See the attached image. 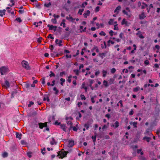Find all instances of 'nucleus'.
<instances>
[{"instance_id": "nucleus-21", "label": "nucleus", "mask_w": 160, "mask_h": 160, "mask_svg": "<svg viewBox=\"0 0 160 160\" xmlns=\"http://www.w3.org/2000/svg\"><path fill=\"white\" fill-rule=\"evenodd\" d=\"M65 20L64 19H63L62 20V22L60 24L61 26H62V24H63V28H65L66 27V24L65 23Z\"/></svg>"}, {"instance_id": "nucleus-35", "label": "nucleus", "mask_w": 160, "mask_h": 160, "mask_svg": "<svg viewBox=\"0 0 160 160\" xmlns=\"http://www.w3.org/2000/svg\"><path fill=\"white\" fill-rule=\"evenodd\" d=\"M52 22L53 23L56 24L57 22V20L56 18H52L51 19Z\"/></svg>"}, {"instance_id": "nucleus-14", "label": "nucleus", "mask_w": 160, "mask_h": 160, "mask_svg": "<svg viewBox=\"0 0 160 160\" xmlns=\"http://www.w3.org/2000/svg\"><path fill=\"white\" fill-rule=\"evenodd\" d=\"M137 35H138L140 38H143L144 37L142 35L141 32L139 31L136 34Z\"/></svg>"}, {"instance_id": "nucleus-5", "label": "nucleus", "mask_w": 160, "mask_h": 160, "mask_svg": "<svg viewBox=\"0 0 160 160\" xmlns=\"http://www.w3.org/2000/svg\"><path fill=\"white\" fill-rule=\"evenodd\" d=\"M67 153L65 151H60L58 153V156L60 158H63L65 157L67 154Z\"/></svg>"}, {"instance_id": "nucleus-17", "label": "nucleus", "mask_w": 160, "mask_h": 160, "mask_svg": "<svg viewBox=\"0 0 160 160\" xmlns=\"http://www.w3.org/2000/svg\"><path fill=\"white\" fill-rule=\"evenodd\" d=\"M48 27L49 28L50 30L55 29V30L57 28L56 26H54L52 25H48Z\"/></svg>"}, {"instance_id": "nucleus-13", "label": "nucleus", "mask_w": 160, "mask_h": 160, "mask_svg": "<svg viewBox=\"0 0 160 160\" xmlns=\"http://www.w3.org/2000/svg\"><path fill=\"white\" fill-rule=\"evenodd\" d=\"M60 128L61 129H62L63 130V131H66V130H67V127L65 124H61L60 125Z\"/></svg>"}, {"instance_id": "nucleus-58", "label": "nucleus", "mask_w": 160, "mask_h": 160, "mask_svg": "<svg viewBox=\"0 0 160 160\" xmlns=\"http://www.w3.org/2000/svg\"><path fill=\"white\" fill-rule=\"evenodd\" d=\"M84 127L86 128L87 129H88L89 128V125L88 124H86L84 125Z\"/></svg>"}, {"instance_id": "nucleus-38", "label": "nucleus", "mask_w": 160, "mask_h": 160, "mask_svg": "<svg viewBox=\"0 0 160 160\" xmlns=\"http://www.w3.org/2000/svg\"><path fill=\"white\" fill-rule=\"evenodd\" d=\"M142 149H138L137 150V152L138 153H140L141 155H142L143 154V152L142 151Z\"/></svg>"}, {"instance_id": "nucleus-62", "label": "nucleus", "mask_w": 160, "mask_h": 160, "mask_svg": "<svg viewBox=\"0 0 160 160\" xmlns=\"http://www.w3.org/2000/svg\"><path fill=\"white\" fill-rule=\"evenodd\" d=\"M92 139L93 140V142H95L96 139V136H92Z\"/></svg>"}, {"instance_id": "nucleus-31", "label": "nucleus", "mask_w": 160, "mask_h": 160, "mask_svg": "<svg viewBox=\"0 0 160 160\" xmlns=\"http://www.w3.org/2000/svg\"><path fill=\"white\" fill-rule=\"evenodd\" d=\"M6 9L7 10V12L9 13H10L12 11V8L9 7H7L6 8Z\"/></svg>"}, {"instance_id": "nucleus-47", "label": "nucleus", "mask_w": 160, "mask_h": 160, "mask_svg": "<svg viewBox=\"0 0 160 160\" xmlns=\"http://www.w3.org/2000/svg\"><path fill=\"white\" fill-rule=\"evenodd\" d=\"M99 34L101 36H105L106 35V33L103 31H101L99 33Z\"/></svg>"}, {"instance_id": "nucleus-52", "label": "nucleus", "mask_w": 160, "mask_h": 160, "mask_svg": "<svg viewBox=\"0 0 160 160\" xmlns=\"http://www.w3.org/2000/svg\"><path fill=\"white\" fill-rule=\"evenodd\" d=\"M83 11V9H79L78 11V13L80 14V15H81L82 14V12Z\"/></svg>"}, {"instance_id": "nucleus-49", "label": "nucleus", "mask_w": 160, "mask_h": 160, "mask_svg": "<svg viewBox=\"0 0 160 160\" xmlns=\"http://www.w3.org/2000/svg\"><path fill=\"white\" fill-rule=\"evenodd\" d=\"M144 63L146 65H148L149 64V62L148 60H146L144 61Z\"/></svg>"}, {"instance_id": "nucleus-54", "label": "nucleus", "mask_w": 160, "mask_h": 160, "mask_svg": "<svg viewBox=\"0 0 160 160\" xmlns=\"http://www.w3.org/2000/svg\"><path fill=\"white\" fill-rule=\"evenodd\" d=\"M34 104V102L32 101H31L29 102V104L28 105V107H30L32 105Z\"/></svg>"}, {"instance_id": "nucleus-2", "label": "nucleus", "mask_w": 160, "mask_h": 160, "mask_svg": "<svg viewBox=\"0 0 160 160\" xmlns=\"http://www.w3.org/2000/svg\"><path fill=\"white\" fill-rule=\"evenodd\" d=\"M66 119L67 120V123L68 125H70V128L71 129L72 128V120L73 119L71 117H67L66 118Z\"/></svg>"}, {"instance_id": "nucleus-46", "label": "nucleus", "mask_w": 160, "mask_h": 160, "mask_svg": "<svg viewBox=\"0 0 160 160\" xmlns=\"http://www.w3.org/2000/svg\"><path fill=\"white\" fill-rule=\"evenodd\" d=\"M72 76L71 75H70L68 77V79L67 80L68 82L69 83L71 81V78H72Z\"/></svg>"}, {"instance_id": "nucleus-3", "label": "nucleus", "mask_w": 160, "mask_h": 160, "mask_svg": "<svg viewBox=\"0 0 160 160\" xmlns=\"http://www.w3.org/2000/svg\"><path fill=\"white\" fill-rule=\"evenodd\" d=\"M22 65L23 67L27 70L30 69V67L29 65L28 62L23 60L22 62Z\"/></svg>"}, {"instance_id": "nucleus-37", "label": "nucleus", "mask_w": 160, "mask_h": 160, "mask_svg": "<svg viewBox=\"0 0 160 160\" xmlns=\"http://www.w3.org/2000/svg\"><path fill=\"white\" fill-rule=\"evenodd\" d=\"M60 81H61L60 84H61L62 86L63 85V83H64L65 81V79H63V78H61V79H60Z\"/></svg>"}, {"instance_id": "nucleus-1", "label": "nucleus", "mask_w": 160, "mask_h": 160, "mask_svg": "<svg viewBox=\"0 0 160 160\" xmlns=\"http://www.w3.org/2000/svg\"><path fill=\"white\" fill-rule=\"evenodd\" d=\"M122 13L127 16L128 18H130L132 15L131 12L129 7H127L125 10H123L122 11Z\"/></svg>"}, {"instance_id": "nucleus-33", "label": "nucleus", "mask_w": 160, "mask_h": 160, "mask_svg": "<svg viewBox=\"0 0 160 160\" xmlns=\"http://www.w3.org/2000/svg\"><path fill=\"white\" fill-rule=\"evenodd\" d=\"M101 47L102 48H106L107 47L106 44L105 42H104V44H101Z\"/></svg>"}, {"instance_id": "nucleus-48", "label": "nucleus", "mask_w": 160, "mask_h": 160, "mask_svg": "<svg viewBox=\"0 0 160 160\" xmlns=\"http://www.w3.org/2000/svg\"><path fill=\"white\" fill-rule=\"evenodd\" d=\"M50 74L49 75V76L50 77H55V74L54 73L52 72L51 71L50 72Z\"/></svg>"}, {"instance_id": "nucleus-4", "label": "nucleus", "mask_w": 160, "mask_h": 160, "mask_svg": "<svg viewBox=\"0 0 160 160\" xmlns=\"http://www.w3.org/2000/svg\"><path fill=\"white\" fill-rule=\"evenodd\" d=\"M8 72V68L5 67H2L0 68V72L2 75L5 74L6 73Z\"/></svg>"}, {"instance_id": "nucleus-55", "label": "nucleus", "mask_w": 160, "mask_h": 160, "mask_svg": "<svg viewBox=\"0 0 160 160\" xmlns=\"http://www.w3.org/2000/svg\"><path fill=\"white\" fill-rule=\"evenodd\" d=\"M99 8H100L98 6H97V7L96 8H95V11L96 12H98V11H99Z\"/></svg>"}, {"instance_id": "nucleus-53", "label": "nucleus", "mask_w": 160, "mask_h": 160, "mask_svg": "<svg viewBox=\"0 0 160 160\" xmlns=\"http://www.w3.org/2000/svg\"><path fill=\"white\" fill-rule=\"evenodd\" d=\"M132 124L135 128L137 127V123L136 122H134L132 123Z\"/></svg>"}, {"instance_id": "nucleus-44", "label": "nucleus", "mask_w": 160, "mask_h": 160, "mask_svg": "<svg viewBox=\"0 0 160 160\" xmlns=\"http://www.w3.org/2000/svg\"><path fill=\"white\" fill-rule=\"evenodd\" d=\"M80 97L82 100H85L86 99V98L85 96L83 94H81L80 95Z\"/></svg>"}, {"instance_id": "nucleus-24", "label": "nucleus", "mask_w": 160, "mask_h": 160, "mask_svg": "<svg viewBox=\"0 0 160 160\" xmlns=\"http://www.w3.org/2000/svg\"><path fill=\"white\" fill-rule=\"evenodd\" d=\"M119 122L118 121H116L115 123L113 125V126L114 127V128H118L119 126Z\"/></svg>"}, {"instance_id": "nucleus-9", "label": "nucleus", "mask_w": 160, "mask_h": 160, "mask_svg": "<svg viewBox=\"0 0 160 160\" xmlns=\"http://www.w3.org/2000/svg\"><path fill=\"white\" fill-rule=\"evenodd\" d=\"M47 122H45L44 123H39V128L41 129H42L44 127H46L47 126Z\"/></svg>"}, {"instance_id": "nucleus-61", "label": "nucleus", "mask_w": 160, "mask_h": 160, "mask_svg": "<svg viewBox=\"0 0 160 160\" xmlns=\"http://www.w3.org/2000/svg\"><path fill=\"white\" fill-rule=\"evenodd\" d=\"M85 83L83 82L82 84V86L81 87V89L84 88L85 87Z\"/></svg>"}, {"instance_id": "nucleus-42", "label": "nucleus", "mask_w": 160, "mask_h": 160, "mask_svg": "<svg viewBox=\"0 0 160 160\" xmlns=\"http://www.w3.org/2000/svg\"><path fill=\"white\" fill-rule=\"evenodd\" d=\"M53 90L54 91H55V94H57L58 93V90L56 88V87H54V88H53Z\"/></svg>"}, {"instance_id": "nucleus-22", "label": "nucleus", "mask_w": 160, "mask_h": 160, "mask_svg": "<svg viewBox=\"0 0 160 160\" xmlns=\"http://www.w3.org/2000/svg\"><path fill=\"white\" fill-rule=\"evenodd\" d=\"M114 19H110L108 22V24L109 25H113L114 24Z\"/></svg>"}, {"instance_id": "nucleus-18", "label": "nucleus", "mask_w": 160, "mask_h": 160, "mask_svg": "<svg viewBox=\"0 0 160 160\" xmlns=\"http://www.w3.org/2000/svg\"><path fill=\"white\" fill-rule=\"evenodd\" d=\"M90 11L89 10H87L85 13H84L83 14L84 17L85 18L87 17L90 14Z\"/></svg>"}, {"instance_id": "nucleus-16", "label": "nucleus", "mask_w": 160, "mask_h": 160, "mask_svg": "<svg viewBox=\"0 0 160 160\" xmlns=\"http://www.w3.org/2000/svg\"><path fill=\"white\" fill-rule=\"evenodd\" d=\"M6 10L4 9L3 10H0V16L3 17L5 14Z\"/></svg>"}, {"instance_id": "nucleus-26", "label": "nucleus", "mask_w": 160, "mask_h": 160, "mask_svg": "<svg viewBox=\"0 0 160 160\" xmlns=\"http://www.w3.org/2000/svg\"><path fill=\"white\" fill-rule=\"evenodd\" d=\"M140 89V88L138 87H137L133 88V91L134 92H137Z\"/></svg>"}, {"instance_id": "nucleus-7", "label": "nucleus", "mask_w": 160, "mask_h": 160, "mask_svg": "<svg viewBox=\"0 0 160 160\" xmlns=\"http://www.w3.org/2000/svg\"><path fill=\"white\" fill-rule=\"evenodd\" d=\"M121 24L122 25H125L126 26H129L130 24V23L127 21L126 19L123 18L121 22Z\"/></svg>"}, {"instance_id": "nucleus-43", "label": "nucleus", "mask_w": 160, "mask_h": 160, "mask_svg": "<svg viewBox=\"0 0 160 160\" xmlns=\"http://www.w3.org/2000/svg\"><path fill=\"white\" fill-rule=\"evenodd\" d=\"M53 90L54 91H55V94H57L58 93V90L56 88V87H54V88H53Z\"/></svg>"}, {"instance_id": "nucleus-39", "label": "nucleus", "mask_w": 160, "mask_h": 160, "mask_svg": "<svg viewBox=\"0 0 160 160\" xmlns=\"http://www.w3.org/2000/svg\"><path fill=\"white\" fill-rule=\"evenodd\" d=\"M116 71V70L115 68H113L111 70V73H114Z\"/></svg>"}, {"instance_id": "nucleus-36", "label": "nucleus", "mask_w": 160, "mask_h": 160, "mask_svg": "<svg viewBox=\"0 0 160 160\" xmlns=\"http://www.w3.org/2000/svg\"><path fill=\"white\" fill-rule=\"evenodd\" d=\"M21 134H19L17 133H16V137L17 138H18L19 139H21Z\"/></svg>"}, {"instance_id": "nucleus-12", "label": "nucleus", "mask_w": 160, "mask_h": 160, "mask_svg": "<svg viewBox=\"0 0 160 160\" xmlns=\"http://www.w3.org/2000/svg\"><path fill=\"white\" fill-rule=\"evenodd\" d=\"M121 7L120 6H118L115 9L114 11V12L116 13L117 14H118L119 11L121 10Z\"/></svg>"}, {"instance_id": "nucleus-28", "label": "nucleus", "mask_w": 160, "mask_h": 160, "mask_svg": "<svg viewBox=\"0 0 160 160\" xmlns=\"http://www.w3.org/2000/svg\"><path fill=\"white\" fill-rule=\"evenodd\" d=\"M97 97L96 96H93L91 98V101H92V102L93 103H95V101L94 100V99L96 98Z\"/></svg>"}, {"instance_id": "nucleus-56", "label": "nucleus", "mask_w": 160, "mask_h": 160, "mask_svg": "<svg viewBox=\"0 0 160 160\" xmlns=\"http://www.w3.org/2000/svg\"><path fill=\"white\" fill-rule=\"evenodd\" d=\"M51 5V2H49L48 4H45V6L47 7H48Z\"/></svg>"}, {"instance_id": "nucleus-32", "label": "nucleus", "mask_w": 160, "mask_h": 160, "mask_svg": "<svg viewBox=\"0 0 160 160\" xmlns=\"http://www.w3.org/2000/svg\"><path fill=\"white\" fill-rule=\"evenodd\" d=\"M55 143V139L54 138H51V140L50 141V144L51 145H53Z\"/></svg>"}, {"instance_id": "nucleus-63", "label": "nucleus", "mask_w": 160, "mask_h": 160, "mask_svg": "<svg viewBox=\"0 0 160 160\" xmlns=\"http://www.w3.org/2000/svg\"><path fill=\"white\" fill-rule=\"evenodd\" d=\"M53 17L55 18H58L59 17V15H56L55 14H54L53 15Z\"/></svg>"}, {"instance_id": "nucleus-34", "label": "nucleus", "mask_w": 160, "mask_h": 160, "mask_svg": "<svg viewBox=\"0 0 160 160\" xmlns=\"http://www.w3.org/2000/svg\"><path fill=\"white\" fill-rule=\"evenodd\" d=\"M119 37L121 39H122L123 38H124V33L122 32L119 35Z\"/></svg>"}, {"instance_id": "nucleus-19", "label": "nucleus", "mask_w": 160, "mask_h": 160, "mask_svg": "<svg viewBox=\"0 0 160 160\" xmlns=\"http://www.w3.org/2000/svg\"><path fill=\"white\" fill-rule=\"evenodd\" d=\"M102 77H105L107 75V74L108 73V72L107 71L105 70H103L102 71Z\"/></svg>"}, {"instance_id": "nucleus-29", "label": "nucleus", "mask_w": 160, "mask_h": 160, "mask_svg": "<svg viewBox=\"0 0 160 160\" xmlns=\"http://www.w3.org/2000/svg\"><path fill=\"white\" fill-rule=\"evenodd\" d=\"M2 156L3 158L7 157L8 156V153L6 152H4L2 153Z\"/></svg>"}, {"instance_id": "nucleus-41", "label": "nucleus", "mask_w": 160, "mask_h": 160, "mask_svg": "<svg viewBox=\"0 0 160 160\" xmlns=\"http://www.w3.org/2000/svg\"><path fill=\"white\" fill-rule=\"evenodd\" d=\"M53 90L54 91H55V94H57L58 93V90L56 88V87H54V88H53Z\"/></svg>"}, {"instance_id": "nucleus-59", "label": "nucleus", "mask_w": 160, "mask_h": 160, "mask_svg": "<svg viewBox=\"0 0 160 160\" xmlns=\"http://www.w3.org/2000/svg\"><path fill=\"white\" fill-rule=\"evenodd\" d=\"M54 124L56 125H60V126L61 123L60 122H58V121H56L54 123Z\"/></svg>"}, {"instance_id": "nucleus-40", "label": "nucleus", "mask_w": 160, "mask_h": 160, "mask_svg": "<svg viewBox=\"0 0 160 160\" xmlns=\"http://www.w3.org/2000/svg\"><path fill=\"white\" fill-rule=\"evenodd\" d=\"M118 26V25L117 24H116L114 26V28H113V29L114 30H118V27L117 26Z\"/></svg>"}, {"instance_id": "nucleus-10", "label": "nucleus", "mask_w": 160, "mask_h": 160, "mask_svg": "<svg viewBox=\"0 0 160 160\" xmlns=\"http://www.w3.org/2000/svg\"><path fill=\"white\" fill-rule=\"evenodd\" d=\"M74 145V142L72 140H69L68 142V146L69 147H72Z\"/></svg>"}, {"instance_id": "nucleus-6", "label": "nucleus", "mask_w": 160, "mask_h": 160, "mask_svg": "<svg viewBox=\"0 0 160 160\" xmlns=\"http://www.w3.org/2000/svg\"><path fill=\"white\" fill-rule=\"evenodd\" d=\"M66 19L69 22L76 23V22H75L76 18H72L70 15L67 16L66 17Z\"/></svg>"}, {"instance_id": "nucleus-23", "label": "nucleus", "mask_w": 160, "mask_h": 160, "mask_svg": "<svg viewBox=\"0 0 160 160\" xmlns=\"http://www.w3.org/2000/svg\"><path fill=\"white\" fill-rule=\"evenodd\" d=\"M146 16L143 13L139 15V18L140 19H143Z\"/></svg>"}, {"instance_id": "nucleus-30", "label": "nucleus", "mask_w": 160, "mask_h": 160, "mask_svg": "<svg viewBox=\"0 0 160 160\" xmlns=\"http://www.w3.org/2000/svg\"><path fill=\"white\" fill-rule=\"evenodd\" d=\"M103 85L106 87H107L108 85L107 81L106 80H104L103 81Z\"/></svg>"}, {"instance_id": "nucleus-50", "label": "nucleus", "mask_w": 160, "mask_h": 160, "mask_svg": "<svg viewBox=\"0 0 160 160\" xmlns=\"http://www.w3.org/2000/svg\"><path fill=\"white\" fill-rule=\"evenodd\" d=\"M100 73V72L99 70H97L95 72V75L96 76H98Z\"/></svg>"}, {"instance_id": "nucleus-8", "label": "nucleus", "mask_w": 160, "mask_h": 160, "mask_svg": "<svg viewBox=\"0 0 160 160\" xmlns=\"http://www.w3.org/2000/svg\"><path fill=\"white\" fill-rule=\"evenodd\" d=\"M2 87H5L6 88L10 87V83L7 80H5L4 82L2 84Z\"/></svg>"}, {"instance_id": "nucleus-25", "label": "nucleus", "mask_w": 160, "mask_h": 160, "mask_svg": "<svg viewBox=\"0 0 160 160\" xmlns=\"http://www.w3.org/2000/svg\"><path fill=\"white\" fill-rule=\"evenodd\" d=\"M99 55L100 57L103 59V58L105 56L106 53H99Z\"/></svg>"}, {"instance_id": "nucleus-11", "label": "nucleus", "mask_w": 160, "mask_h": 160, "mask_svg": "<svg viewBox=\"0 0 160 160\" xmlns=\"http://www.w3.org/2000/svg\"><path fill=\"white\" fill-rule=\"evenodd\" d=\"M91 51L92 52L95 51L97 52H99V50L97 46H94L91 50Z\"/></svg>"}, {"instance_id": "nucleus-60", "label": "nucleus", "mask_w": 160, "mask_h": 160, "mask_svg": "<svg viewBox=\"0 0 160 160\" xmlns=\"http://www.w3.org/2000/svg\"><path fill=\"white\" fill-rule=\"evenodd\" d=\"M73 130L74 131L76 132L78 130V128L76 127H72Z\"/></svg>"}, {"instance_id": "nucleus-20", "label": "nucleus", "mask_w": 160, "mask_h": 160, "mask_svg": "<svg viewBox=\"0 0 160 160\" xmlns=\"http://www.w3.org/2000/svg\"><path fill=\"white\" fill-rule=\"evenodd\" d=\"M143 139L146 140L147 142H149L151 140V138L148 137H143Z\"/></svg>"}, {"instance_id": "nucleus-57", "label": "nucleus", "mask_w": 160, "mask_h": 160, "mask_svg": "<svg viewBox=\"0 0 160 160\" xmlns=\"http://www.w3.org/2000/svg\"><path fill=\"white\" fill-rule=\"evenodd\" d=\"M128 70L127 69H123L122 71V72H125V73H128Z\"/></svg>"}, {"instance_id": "nucleus-15", "label": "nucleus", "mask_w": 160, "mask_h": 160, "mask_svg": "<svg viewBox=\"0 0 160 160\" xmlns=\"http://www.w3.org/2000/svg\"><path fill=\"white\" fill-rule=\"evenodd\" d=\"M89 83H90L89 86L90 87L91 89L92 90H93V87L92 86V84H93L94 83V81L92 79H90L89 80Z\"/></svg>"}, {"instance_id": "nucleus-45", "label": "nucleus", "mask_w": 160, "mask_h": 160, "mask_svg": "<svg viewBox=\"0 0 160 160\" xmlns=\"http://www.w3.org/2000/svg\"><path fill=\"white\" fill-rule=\"evenodd\" d=\"M74 72L77 75H78L79 74V70L78 69H75L73 70Z\"/></svg>"}, {"instance_id": "nucleus-64", "label": "nucleus", "mask_w": 160, "mask_h": 160, "mask_svg": "<svg viewBox=\"0 0 160 160\" xmlns=\"http://www.w3.org/2000/svg\"><path fill=\"white\" fill-rule=\"evenodd\" d=\"M88 3L87 2H84L82 4V5L83 7H85V6Z\"/></svg>"}, {"instance_id": "nucleus-51", "label": "nucleus", "mask_w": 160, "mask_h": 160, "mask_svg": "<svg viewBox=\"0 0 160 160\" xmlns=\"http://www.w3.org/2000/svg\"><path fill=\"white\" fill-rule=\"evenodd\" d=\"M16 20L19 22H22V20H21L20 18H17L16 19Z\"/></svg>"}, {"instance_id": "nucleus-27", "label": "nucleus", "mask_w": 160, "mask_h": 160, "mask_svg": "<svg viewBox=\"0 0 160 160\" xmlns=\"http://www.w3.org/2000/svg\"><path fill=\"white\" fill-rule=\"evenodd\" d=\"M108 46H110V43H111L112 44H113L114 43V42L113 41H111V40H109L108 41Z\"/></svg>"}]
</instances>
